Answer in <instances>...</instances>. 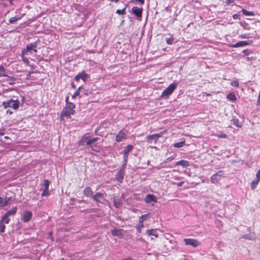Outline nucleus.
<instances>
[{
  "mask_svg": "<svg viewBox=\"0 0 260 260\" xmlns=\"http://www.w3.org/2000/svg\"><path fill=\"white\" fill-rule=\"evenodd\" d=\"M75 105L73 103H67L60 113V116L70 118L71 115H74L75 113Z\"/></svg>",
  "mask_w": 260,
  "mask_h": 260,
  "instance_id": "1",
  "label": "nucleus"
},
{
  "mask_svg": "<svg viewBox=\"0 0 260 260\" xmlns=\"http://www.w3.org/2000/svg\"><path fill=\"white\" fill-rule=\"evenodd\" d=\"M177 87V83H173L166 88L161 93L160 97L168 99Z\"/></svg>",
  "mask_w": 260,
  "mask_h": 260,
  "instance_id": "2",
  "label": "nucleus"
},
{
  "mask_svg": "<svg viewBox=\"0 0 260 260\" xmlns=\"http://www.w3.org/2000/svg\"><path fill=\"white\" fill-rule=\"evenodd\" d=\"M19 104L20 103L18 99L13 100L12 99L3 102L2 104L5 109H7L8 108H12L15 110H16L18 109Z\"/></svg>",
  "mask_w": 260,
  "mask_h": 260,
  "instance_id": "3",
  "label": "nucleus"
},
{
  "mask_svg": "<svg viewBox=\"0 0 260 260\" xmlns=\"http://www.w3.org/2000/svg\"><path fill=\"white\" fill-rule=\"evenodd\" d=\"M38 42H40L39 40H37L35 42L31 43L27 45L26 48L22 50V54L27 55L29 52L31 53V51L37 53L38 51L37 48Z\"/></svg>",
  "mask_w": 260,
  "mask_h": 260,
  "instance_id": "4",
  "label": "nucleus"
},
{
  "mask_svg": "<svg viewBox=\"0 0 260 260\" xmlns=\"http://www.w3.org/2000/svg\"><path fill=\"white\" fill-rule=\"evenodd\" d=\"M165 132L166 131H164L157 134H154L153 135H148L145 138V141L150 143H152V141H153L154 143L156 144L157 143L158 138L161 137Z\"/></svg>",
  "mask_w": 260,
  "mask_h": 260,
  "instance_id": "5",
  "label": "nucleus"
},
{
  "mask_svg": "<svg viewBox=\"0 0 260 260\" xmlns=\"http://www.w3.org/2000/svg\"><path fill=\"white\" fill-rule=\"evenodd\" d=\"M90 78V75L86 73L84 71L79 73L74 77V80L76 81H78L80 79H82L84 82Z\"/></svg>",
  "mask_w": 260,
  "mask_h": 260,
  "instance_id": "6",
  "label": "nucleus"
},
{
  "mask_svg": "<svg viewBox=\"0 0 260 260\" xmlns=\"http://www.w3.org/2000/svg\"><path fill=\"white\" fill-rule=\"evenodd\" d=\"M183 241L186 245H190L193 247H197L201 244L198 240L194 239L185 238Z\"/></svg>",
  "mask_w": 260,
  "mask_h": 260,
  "instance_id": "7",
  "label": "nucleus"
},
{
  "mask_svg": "<svg viewBox=\"0 0 260 260\" xmlns=\"http://www.w3.org/2000/svg\"><path fill=\"white\" fill-rule=\"evenodd\" d=\"M32 212L28 210H25L21 216V220L23 221V222L27 223L32 219Z\"/></svg>",
  "mask_w": 260,
  "mask_h": 260,
  "instance_id": "8",
  "label": "nucleus"
},
{
  "mask_svg": "<svg viewBox=\"0 0 260 260\" xmlns=\"http://www.w3.org/2000/svg\"><path fill=\"white\" fill-rule=\"evenodd\" d=\"M143 8L138 7H133L132 9V13L138 18L141 19L142 17Z\"/></svg>",
  "mask_w": 260,
  "mask_h": 260,
  "instance_id": "9",
  "label": "nucleus"
},
{
  "mask_svg": "<svg viewBox=\"0 0 260 260\" xmlns=\"http://www.w3.org/2000/svg\"><path fill=\"white\" fill-rule=\"evenodd\" d=\"M223 176V171H219L216 174L213 175L211 177V182L212 183H216L218 181L221 179V177Z\"/></svg>",
  "mask_w": 260,
  "mask_h": 260,
  "instance_id": "10",
  "label": "nucleus"
},
{
  "mask_svg": "<svg viewBox=\"0 0 260 260\" xmlns=\"http://www.w3.org/2000/svg\"><path fill=\"white\" fill-rule=\"evenodd\" d=\"M126 132L122 130H121L119 133L116 136L115 140L117 142H120L125 140L126 138Z\"/></svg>",
  "mask_w": 260,
  "mask_h": 260,
  "instance_id": "11",
  "label": "nucleus"
},
{
  "mask_svg": "<svg viewBox=\"0 0 260 260\" xmlns=\"http://www.w3.org/2000/svg\"><path fill=\"white\" fill-rule=\"evenodd\" d=\"M253 43L252 40H248L247 41H241L238 42V43L233 44L231 45V47L233 48H237L239 47L245 46L247 45H250Z\"/></svg>",
  "mask_w": 260,
  "mask_h": 260,
  "instance_id": "12",
  "label": "nucleus"
},
{
  "mask_svg": "<svg viewBox=\"0 0 260 260\" xmlns=\"http://www.w3.org/2000/svg\"><path fill=\"white\" fill-rule=\"evenodd\" d=\"M145 201L147 204L150 203L151 202L156 203L157 202V198L156 196L153 194H148L146 196Z\"/></svg>",
  "mask_w": 260,
  "mask_h": 260,
  "instance_id": "13",
  "label": "nucleus"
},
{
  "mask_svg": "<svg viewBox=\"0 0 260 260\" xmlns=\"http://www.w3.org/2000/svg\"><path fill=\"white\" fill-rule=\"evenodd\" d=\"M124 175L125 172L119 170L116 174V180L120 183H122L124 178Z\"/></svg>",
  "mask_w": 260,
  "mask_h": 260,
  "instance_id": "14",
  "label": "nucleus"
},
{
  "mask_svg": "<svg viewBox=\"0 0 260 260\" xmlns=\"http://www.w3.org/2000/svg\"><path fill=\"white\" fill-rule=\"evenodd\" d=\"M104 193H102L101 192H98L94 196L92 195V198L97 203H102V202L99 200V198H104Z\"/></svg>",
  "mask_w": 260,
  "mask_h": 260,
  "instance_id": "15",
  "label": "nucleus"
},
{
  "mask_svg": "<svg viewBox=\"0 0 260 260\" xmlns=\"http://www.w3.org/2000/svg\"><path fill=\"white\" fill-rule=\"evenodd\" d=\"M123 229H114L111 231V234L113 236L121 237L123 236Z\"/></svg>",
  "mask_w": 260,
  "mask_h": 260,
  "instance_id": "16",
  "label": "nucleus"
},
{
  "mask_svg": "<svg viewBox=\"0 0 260 260\" xmlns=\"http://www.w3.org/2000/svg\"><path fill=\"white\" fill-rule=\"evenodd\" d=\"M150 213H148L147 214L142 215L140 217L139 221L140 223L141 226H144L143 221L147 220L148 218H149L150 217Z\"/></svg>",
  "mask_w": 260,
  "mask_h": 260,
  "instance_id": "17",
  "label": "nucleus"
},
{
  "mask_svg": "<svg viewBox=\"0 0 260 260\" xmlns=\"http://www.w3.org/2000/svg\"><path fill=\"white\" fill-rule=\"evenodd\" d=\"M83 194L87 197H92L93 192L91 188L90 187L87 186L83 190Z\"/></svg>",
  "mask_w": 260,
  "mask_h": 260,
  "instance_id": "18",
  "label": "nucleus"
},
{
  "mask_svg": "<svg viewBox=\"0 0 260 260\" xmlns=\"http://www.w3.org/2000/svg\"><path fill=\"white\" fill-rule=\"evenodd\" d=\"M113 203L115 208H119L122 205L120 199L118 197L115 196L113 197Z\"/></svg>",
  "mask_w": 260,
  "mask_h": 260,
  "instance_id": "19",
  "label": "nucleus"
},
{
  "mask_svg": "<svg viewBox=\"0 0 260 260\" xmlns=\"http://www.w3.org/2000/svg\"><path fill=\"white\" fill-rule=\"evenodd\" d=\"M146 234L148 236H154L155 237H158V234L157 233V229H149L146 231Z\"/></svg>",
  "mask_w": 260,
  "mask_h": 260,
  "instance_id": "20",
  "label": "nucleus"
},
{
  "mask_svg": "<svg viewBox=\"0 0 260 260\" xmlns=\"http://www.w3.org/2000/svg\"><path fill=\"white\" fill-rule=\"evenodd\" d=\"M83 89V86H80V87H79L78 88V89L75 91V92L72 95V99H74L77 96H79V98H81L82 96V95L80 94V91L81 90H82V89Z\"/></svg>",
  "mask_w": 260,
  "mask_h": 260,
  "instance_id": "21",
  "label": "nucleus"
},
{
  "mask_svg": "<svg viewBox=\"0 0 260 260\" xmlns=\"http://www.w3.org/2000/svg\"><path fill=\"white\" fill-rule=\"evenodd\" d=\"M241 238H243L249 240H253L255 239V235L253 233H249L247 234L242 235Z\"/></svg>",
  "mask_w": 260,
  "mask_h": 260,
  "instance_id": "22",
  "label": "nucleus"
},
{
  "mask_svg": "<svg viewBox=\"0 0 260 260\" xmlns=\"http://www.w3.org/2000/svg\"><path fill=\"white\" fill-rule=\"evenodd\" d=\"M176 166L180 165L184 168H186L190 165L189 162L187 160H181L176 162Z\"/></svg>",
  "mask_w": 260,
  "mask_h": 260,
  "instance_id": "23",
  "label": "nucleus"
},
{
  "mask_svg": "<svg viewBox=\"0 0 260 260\" xmlns=\"http://www.w3.org/2000/svg\"><path fill=\"white\" fill-rule=\"evenodd\" d=\"M88 138H89V137H87V136L82 137L79 142V145L80 146L87 145V141H88Z\"/></svg>",
  "mask_w": 260,
  "mask_h": 260,
  "instance_id": "24",
  "label": "nucleus"
},
{
  "mask_svg": "<svg viewBox=\"0 0 260 260\" xmlns=\"http://www.w3.org/2000/svg\"><path fill=\"white\" fill-rule=\"evenodd\" d=\"M17 211V208L16 206L13 207L10 210H8L6 214L9 217L11 215H14Z\"/></svg>",
  "mask_w": 260,
  "mask_h": 260,
  "instance_id": "25",
  "label": "nucleus"
},
{
  "mask_svg": "<svg viewBox=\"0 0 260 260\" xmlns=\"http://www.w3.org/2000/svg\"><path fill=\"white\" fill-rule=\"evenodd\" d=\"M185 145V141L184 140L179 142L175 143L173 144V146L175 148H181Z\"/></svg>",
  "mask_w": 260,
  "mask_h": 260,
  "instance_id": "26",
  "label": "nucleus"
},
{
  "mask_svg": "<svg viewBox=\"0 0 260 260\" xmlns=\"http://www.w3.org/2000/svg\"><path fill=\"white\" fill-rule=\"evenodd\" d=\"M227 98L233 102H234L237 100L236 95L233 92L229 93L227 95Z\"/></svg>",
  "mask_w": 260,
  "mask_h": 260,
  "instance_id": "27",
  "label": "nucleus"
},
{
  "mask_svg": "<svg viewBox=\"0 0 260 260\" xmlns=\"http://www.w3.org/2000/svg\"><path fill=\"white\" fill-rule=\"evenodd\" d=\"M6 70L3 66H0V77H7Z\"/></svg>",
  "mask_w": 260,
  "mask_h": 260,
  "instance_id": "28",
  "label": "nucleus"
},
{
  "mask_svg": "<svg viewBox=\"0 0 260 260\" xmlns=\"http://www.w3.org/2000/svg\"><path fill=\"white\" fill-rule=\"evenodd\" d=\"M99 139V138L98 137H95L90 139H88V141H87V145L90 146L91 144L96 142Z\"/></svg>",
  "mask_w": 260,
  "mask_h": 260,
  "instance_id": "29",
  "label": "nucleus"
},
{
  "mask_svg": "<svg viewBox=\"0 0 260 260\" xmlns=\"http://www.w3.org/2000/svg\"><path fill=\"white\" fill-rule=\"evenodd\" d=\"M134 148V146L133 145H128L126 146L124 149L123 150V152H125V153H129Z\"/></svg>",
  "mask_w": 260,
  "mask_h": 260,
  "instance_id": "30",
  "label": "nucleus"
},
{
  "mask_svg": "<svg viewBox=\"0 0 260 260\" xmlns=\"http://www.w3.org/2000/svg\"><path fill=\"white\" fill-rule=\"evenodd\" d=\"M259 181V180L258 179H257V178H256V179L252 181V182L251 183V188L252 189H254L256 188Z\"/></svg>",
  "mask_w": 260,
  "mask_h": 260,
  "instance_id": "31",
  "label": "nucleus"
},
{
  "mask_svg": "<svg viewBox=\"0 0 260 260\" xmlns=\"http://www.w3.org/2000/svg\"><path fill=\"white\" fill-rule=\"evenodd\" d=\"M243 14L245 16H254V13L252 11H248L246 10L243 9L242 10Z\"/></svg>",
  "mask_w": 260,
  "mask_h": 260,
  "instance_id": "32",
  "label": "nucleus"
},
{
  "mask_svg": "<svg viewBox=\"0 0 260 260\" xmlns=\"http://www.w3.org/2000/svg\"><path fill=\"white\" fill-rule=\"evenodd\" d=\"M233 121L234 124L236 125L237 127H242V124L240 122L238 118L234 117L233 119Z\"/></svg>",
  "mask_w": 260,
  "mask_h": 260,
  "instance_id": "33",
  "label": "nucleus"
},
{
  "mask_svg": "<svg viewBox=\"0 0 260 260\" xmlns=\"http://www.w3.org/2000/svg\"><path fill=\"white\" fill-rule=\"evenodd\" d=\"M20 19V17H12L9 19V23L11 24L15 23L17 20Z\"/></svg>",
  "mask_w": 260,
  "mask_h": 260,
  "instance_id": "34",
  "label": "nucleus"
},
{
  "mask_svg": "<svg viewBox=\"0 0 260 260\" xmlns=\"http://www.w3.org/2000/svg\"><path fill=\"white\" fill-rule=\"evenodd\" d=\"M126 7H124L123 9H117L116 11V13L119 15H125L126 14Z\"/></svg>",
  "mask_w": 260,
  "mask_h": 260,
  "instance_id": "35",
  "label": "nucleus"
},
{
  "mask_svg": "<svg viewBox=\"0 0 260 260\" xmlns=\"http://www.w3.org/2000/svg\"><path fill=\"white\" fill-rule=\"evenodd\" d=\"M25 55V54H23L22 51H21V57L22 58V61H23L24 63H25L26 64H28L29 63V60L27 57L24 56Z\"/></svg>",
  "mask_w": 260,
  "mask_h": 260,
  "instance_id": "36",
  "label": "nucleus"
},
{
  "mask_svg": "<svg viewBox=\"0 0 260 260\" xmlns=\"http://www.w3.org/2000/svg\"><path fill=\"white\" fill-rule=\"evenodd\" d=\"M50 182L48 180H45L44 181V188H46V190H48L49 189V186Z\"/></svg>",
  "mask_w": 260,
  "mask_h": 260,
  "instance_id": "37",
  "label": "nucleus"
},
{
  "mask_svg": "<svg viewBox=\"0 0 260 260\" xmlns=\"http://www.w3.org/2000/svg\"><path fill=\"white\" fill-rule=\"evenodd\" d=\"M6 226L4 223L0 222V233H2L5 232Z\"/></svg>",
  "mask_w": 260,
  "mask_h": 260,
  "instance_id": "38",
  "label": "nucleus"
},
{
  "mask_svg": "<svg viewBox=\"0 0 260 260\" xmlns=\"http://www.w3.org/2000/svg\"><path fill=\"white\" fill-rule=\"evenodd\" d=\"M174 38L173 37H171L169 38L166 39V43L169 45H171L173 44L174 42Z\"/></svg>",
  "mask_w": 260,
  "mask_h": 260,
  "instance_id": "39",
  "label": "nucleus"
},
{
  "mask_svg": "<svg viewBox=\"0 0 260 260\" xmlns=\"http://www.w3.org/2000/svg\"><path fill=\"white\" fill-rule=\"evenodd\" d=\"M233 18L235 20H240L241 19V15L238 13L235 14L233 15Z\"/></svg>",
  "mask_w": 260,
  "mask_h": 260,
  "instance_id": "40",
  "label": "nucleus"
},
{
  "mask_svg": "<svg viewBox=\"0 0 260 260\" xmlns=\"http://www.w3.org/2000/svg\"><path fill=\"white\" fill-rule=\"evenodd\" d=\"M9 217L7 214H5L4 215L2 216L1 219L0 220V222L4 223V221L7 218V217Z\"/></svg>",
  "mask_w": 260,
  "mask_h": 260,
  "instance_id": "41",
  "label": "nucleus"
},
{
  "mask_svg": "<svg viewBox=\"0 0 260 260\" xmlns=\"http://www.w3.org/2000/svg\"><path fill=\"white\" fill-rule=\"evenodd\" d=\"M240 38H243V39H247V38H251V37L250 36V34L248 33V34H244L241 35L240 36Z\"/></svg>",
  "mask_w": 260,
  "mask_h": 260,
  "instance_id": "42",
  "label": "nucleus"
},
{
  "mask_svg": "<svg viewBox=\"0 0 260 260\" xmlns=\"http://www.w3.org/2000/svg\"><path fill=\"white\" fill-rule=\"evenodd\" d=\"M49 194V189L48 190H46V188H44L42 193V197H44L45 196H48Z\"/></svg>",
  "mask_w": 260,
  "mask_h": 260,
  "instance_id": "43",
  "label": "nucleus"
},
{
  "mask_svg": "<svg viewBox=\"0 0 260 260\" xmlns=\"http://www.w3.org/2000/svg\"><path fill=\"white\" fill-rule=\"evenodd\" d=\"M231 85L235 87H238L239 86V84L238 81H233L231 83Z\"/></svg>",
  "mask_w": 260,
  "mask_h": 260,
  "instance_id": "44",
  "label": "nucleus"
},
{
  "mask_svg": "<svg viewBox=\"0 0 260 260\" xmlns=\"http://www.w3.org/2000/svg\"><path fill=\"white\" fill-rule=\"evenodd\" d=\"M144 226H141V224L139 222V223L137 225V232L139 233H140L141 232V230L143 228Z\"/></svg>",
  "mask_w": 260,
  "mask_h": 260,
  "instance_id": "45",
  "label": "nucleus"
},
{
  "mask_svg": "<svg viewBox=\"0 0 260 260\" xmlns=\"http://www.w3.org/2000/svg\"><path fill=\"white\" fill-rule=\"evenodd\" d=\"M251 52L248 49H245L243 51V53L245 55H248Z\"/></svg>",
  "mask_w": 260,
  "mask_h": 260,
  "instance_id": "46",
  "label": "nucleus"
},
{
  "mask_svg": "<svg viewBox=\"0 0 260 260\" xmlns=\"http://www.w3.org/2000/svg\"><path fill=\"white\" fill-rule=\"evenodd\" d=\"M122 153H123V159H128L129 153H125V152H123V151L122 152Z\"/></svg>",
  "mask_w": 260,
  "mask_h": 260,
  "instance_id": "47",
  "label": "nucleus"
},
{
  "mask_svg": "<svg viewBox=\"0 0 260 260\" xmlns=\"http://www.w3.org/2000/svg\"><path fill=\"white\" fill-rule=\"evenodd\" d=\"M9 202H8V200H6V199H4L3 198V208L7 206Z\"/></svg>",
  "mask_w": 260,
  "mask_h": 260,
  "instance_id": "48",
  "label": "nucleus"
},
{
  "mask_svg": "<svg viewBox=\"0 0 260 260\" xmlns=\"http://www.w3.org/2000/svg\"><path fill=\"white\" fill-rule=\"evenodd\" d=\"M218 137L221 138H226L227 137V135L224 133H221L220 135H218Z\"/></svg>",
  "mask_w": 260,
  "mask_h": 260,
  "instance_id": "49",
  "label": "nucleus"
},
{
  "mask_svg": "<svg viewBox=\"0 0 260 260\" xmlns=\"http://www.w3.org/2000/svg\"><path fill=\"white\" fill-rule=\"evenodd\" d=\"M126 165L122 164L119 171L125 172V169L126 168Z\"/></svg>",
  "mask_w": 260,
  "mask_h": 260,
  "instance_id": "50",
  "label": "nucleus"
},
{
  "mask_svg": "<svg viewBox=\"0 0 260 260\" xmlns=\"http://www.w3.org/2000/svg\"><path fill=\"white\" fill-rule=\"evenodd\" d=\"M173 159H174V157L173 156H171V157H168L166 159V160L164 161V162H169V161H172Z\"/></svg>",
  "mask_w": 260,
  "mask_h": 260,
  "instance_id": "51",
  "label": "nucleus"
},
{
  "mask_svg": "<svg viewBox=\"0 0 260 260\" xmlns=\"http://www.w3.org/2000/svg\"><path fill=\"white\" fill-rule=\"evenodd\" d=\"M235 0H226L225 2L226 5H229L235 2Z\"/></svg>",
  "mask_w": 260,
  "mask_h": 260,
  "instance_id": "52",
  "label": "nucleus"
},
{
  "mask_svg": "<svg viewBox=\"0 0 260 260\" xmlns=\"http://www.w3.org/2000/svg\"><path fill=\"white\" fill-rule=\"evenodd\" d=\"M256 178L260 181V170L256 174Z\"/></svg>",
  "mask_w": 260,
  "mask_h": 260,
  "instance_id": "53",
  "label": "nucleus"
},
{
  "mask_svg": "<svg viewBox=\"0 0 260 260\" xmlns=\"http://www.w3.org/2000/svg\"><path fill=\"white\" fill-rule=\"evenodd\" d=\"M3 198L0 197V208H3Z\"/></svg>",
  "mask_w": 260,
  "mask_h": 260,
  "instance_id": "54",
  "label": "nucleus"
},
{
  "mask_svg": "<svg viewBox=\"0 0 260 260\" xmlns=\"http://www.w3.org/2000/svg\"><path fill=\"white\" fill-rule=\"evenodd\" d=\"M257 106H260V93H259L258 97L257 100Z\"/></svg>",
  "mask_w": 260,
  "mask_h": 260,
  "instance_id": "55",
  "label": "nucleus"
},
{
  "mask_svg": "<svg viewBox=\"0 0 260 260\" xmlns=\"http://www.w3.org/2000/svg\"><path fill=\"white\" fill-rule=\"evenodd\" d=\"M10 221V219L9 218V217L6 218V219L4 221V223L8 224L9 223Z\"/></svg>",
  "mask_w": 260,
  "mask_h": 260,
  "instance_id": "56",
  "label": "nucleus"
},
{
  "mask_svg": "<svg viewBox=\"0 0 260 260\" xmlns=\"http://www.w3.org/2000/svg\"><path fill=\"white\" fill-rule=\"evenodd\" d=\"M135 1L139 2L142 5L144 4V1H145V0H135Z\"/></svg>",
  "mask_w": 260,
  "mask_h": 260,
  "instance_id": "57",
  "label": "nucleus"
},
{
  "mask_svg": "<svg viewBox=\"0 0 260 260\" xmlns=\"http://www.w3.org/2000/svg\"><path fill=\"white\" fill-rule=\"evenodd\" d=\"M254 59H255V58L254 57H247L246 58L247 61L252 60H253Z\"/></svg>",
  "mask_w": 260,
  "mask_h": 260,
  "instance_id": "58",
  "label": "nucleus"
},
{
  "mask_svg": "<svg viewBox=\"0 0 260 260\" xmlns=\"http://www.w3.org/2000/svg\"><path fill=\"white\" fill-rule=\"evenodd\" d=\"M128 159H123L122 164L126 166Z\"/></svg>",
  "mask_w": 260,
  "mask_h": 260,
  "instance_id": "59",
  "label": "nucleus"
},
{
  "mask_svg": "<svg viewBox=\"0 0 260 260\" xmlns=\"http://www.w3.org/2000/svg\"><path fill=\"white\" fill-rule=\"evenodd\" d=\"M71 85L72 87L74 89H75L76 88V85H75L74 82H73V81L71 82Z\"/></svg>",
  "mask_w": 260,
  "mask_h": 260,
  "instance_id": "60",
  "label": "nucleus"
},
{
  "mask_svg": "<svg viewBox=\"0 0 260 260\" xmlns=\"http://www.w3.org/2000/svg\"><path fill=\"white\" fill-rule=\"evenodd\" d=\"M69 96H67L66 97V99H65L66 104H67V103H71L69 101Z\"/></svg>",
  "mask_w": 260,
  "mask_h": 260,
  "instance_id": "61",
  "label": "nucleus"
},
{
  "mask_svg": "<svg viewBox=\"0 0 260 260\" xmlns=\"http://www.w3.org/2000/svg\"><path fill=\"white\" fill-rule=\"evenodd\" d=\"M13 111H11V110H7V111H6V113H7V114H10V115L12 114H13Z\"/></svg>",
  "mask_w": 260,
  "mask_h": 260,
  "instance_id": "62",
  "label": "nucleus"
},
{
  "mask_svg": "<svg viewBox=\"0 0 260 260\" xmlns=\"http://www.w3.org/2000/svg\"><path fill=\"white\" fill-rule=\"evenodd\" d=\"M121 260H133V259L132 258V257L131 256H129V257H127L126 258L122 259Z\"/></svg>",
  "mask_w": 260,
  "mask_h": 260,
  "instance_id": "63",
  "label": "nucleus"
},
{
  "mask_svg": "<svg viewBox=\"0 0 260 260\" xmlns=\"http://www.w3.org/2000/svg\"><path fill=\"white\" fill-rule=\"evenodd\" d=\"M84 89V95H88V93H87V91L86 90L84 89Z\"/></svg>",
  "mask_w": 260,
  "mask_h": 260,
  "instance_id": "64",
  "label": "nucleus"
}]
</instances>
